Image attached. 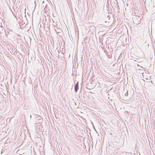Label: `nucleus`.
<instances>
[{"label": "nucleus", "instance_id": "nucleus-1", "mask_svg": "<svg viewBox=\"0 0 155 155\" xmlns=\"http://www.w3.org/2000/svg\"><path fill=\"white\" fill-rule=\"evenodd\" d=\"M75 92H77L78 90V82L76 84L75 86Z\"/></svg>", "mask_w": 155, "mask_h": 155}]
</instances>
